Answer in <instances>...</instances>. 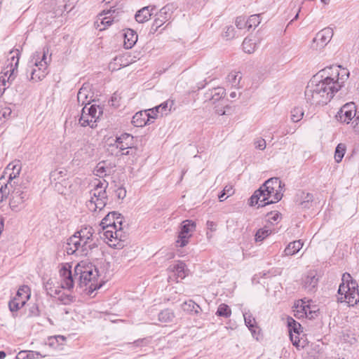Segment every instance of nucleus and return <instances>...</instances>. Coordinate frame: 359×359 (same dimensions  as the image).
Instances as JSON below:
<instances>
[{
    "instance_id": "f257e3e1",
    "label": "nucleus",
    "mask_w": 359,
    "mask_h": 359,
    "mask_svg": "<svg viewBox=\"0 0 359 359\" xmlns=\"http://www.w3.org/2000/svg\"><path fill=\"white\" fill-rule=\"evenodd\" d=\"M341 89L337 79L331 76H325L317 81L316 76L311 79L305 90V98L308 103L313 105H324L331 100L335 93Z\"/></svg>"
},
{
    "instance_id": "f03ea898",
    "label": "nucleus",
    "mask_w": 359,
    "mask_h": 359,
    "mask_svg": "<svg viewBox=\"0 0 359 359\" xmlns=\"http://www.w3.org/2000/svg\"><path fill=\"white\" fill-rule=\"evenodd\" d=\"M98 276V270L91 263L81 262L74 268V277L78 278L79 286H88L90 294L102 287L97 282Z\"/></svg>"
},
{
    "instance_id": "7ed1b4c3",
    "label": "nucleus",
    "mask_w": 359,
    "mask_h": 359,
    "mask_svg": "<svg viewBox=\"0 0 359 359\" xmlns=\"http://www.w3.org/2000/svg\"><path fill=\"white\" fill-rule=\"evenodd\" d=\"M341 280L337 291V302H346L353 306L359 302L358 283L349 273H344Z\"/></svg>"
},
{
    "instance_id": "20e7f679",
    "label": "nucleus",
    "mask_w": 359,
    "mask_h": 359,
    "mask_svg": "<svg viewBox=\"0 0 359 359\" xmlns=\"http://www.w3.org/2000/svg\"><path fill=\"white\" fill-rule=\"evenodd\" d=\"M282 197L283 194L280 190H270L269 189L259 187L250 198L249 204L254 206L259 201L261 203L259 204V207H264L266 205L278 202Z\"/></svg>"
},
{
    "instance_id": "39448f33",
    "label": "nucleus",
    "mask_w": 359,
    "mask_h": 359,
    "mask_svg": "<svg viewBox=\"0 0 359 359\" xmlns=\"http://www.w3.org/2000/svg\"><path fill=\"white\" fill-rule=\"evenodd\" d=\"M102 114L103 109L99 105L93 104L90 107L85 106L81 110L79 123L82 127L89 126L91 128H95Z\"/></svg>"
},
{
    "instance_id": "423d86ee",
    "label": "nucleus",
    "mask_w": 359,
    "mask_h": 359,
    "mask_svg": "<svg viewBox=\"0 0 359 359\" xmlns=\"http://www.w3.org/2000/svg\"><path fill=\"white\" fill-rule=\"evenodd\" d=\"M48 53V50L46 51L44 49L42 52L38 53V58L34 62L35 68L31 71L30 80L33 82H38L43 80L48 74L47 68L50 58L47 59L46 55Z\"/></svg>"
},
{
    "instance_id": "0eeeda50",
    "label": "nucleus",
    "mask_w": 359,
    "mask_h": 359,
    "mask_svg": "<svg viewBox=\"0 0 359 359\" xmlns=\"http://www.w3.org/2000/svg\"><path fill=\"white\" fill-rule=\"evenodd\" d=\"M19 53H16V56L13 55L11 56V62L7 65L6 69H4L0 75V97L4 94L6 89V83H10L14 76L15 70L18 65L19 62Z\"/></svg>"
},
{
    "instance_id": "6e6552de",
    "label": "nucleus",
    "mask_w": 359,
    "mask_h": 359,
    "mask_svg": "<svg viewBox=\"0 0 359 359\" xmlns=\"http://www.w3.org/2000/svg\"><path fill=\"white\" fill-rule=\"evenodd\" d=\"M196 227V224L194 221L191 219L183 221L176 241L177 245L181 248L186 246L189 243L193 232L195 231Z\"/></svg>"
},
{
    "instance_id": "1a4fd4ad",
    "label": "nucleus",
    "mask_w": 359,
    "mask_h": 359,
    "mask_svg": "<svg viewBox=\"0 0 359 359\" xmlns=\"http://www.w3.org/2000/svg\"><path fill=\"white\" fill-rule=\"evenodd\" d=\"M287 327L290 332V338L292 344L297 348H303L305 345V341H302L299 339V335L303 332V328L301 324L292 317H288Z\"/></svg>"
},
{
    "instance_id": "9d476101",
    "label": "nucleus",
    "mask_w": 359,
    "mask_h": 359,
    "mask_svg": "<svg viewBox=\"0 0 359 359\" xmlns=\"http://www.w3.org/2000/svg\"><path fill=\"white\" fill-rule=\"evenodd\" d=\"M59 273L61 278L60 285L63 289L70 290L74 287V281L76 280L78 281V278H75L74 274H72V266L69 263L62 264Z\"/></svg>"
},
{
    "instance_id": "9b49d317",
    "label": "nucleus",
    "mask_w": 359,
    "mask_h": 359,
    "mask_svg": "<svg viewBox=\"0 0 359 359\" xmlns=\"http://www.w3.org/2000/svg\"><path fill=\"white\" fill-rule=\"evenodd\" d=\"M122 229L118 228L114 225L111 229H106L104 231V238L107 240L109 246L115 248H121L123 246L121 242L124 240L122 238Z\"/></svg>"
},
{
    "instance_id": "f8f14e48",
    "label": "nucleus",
    "mask_w": 359,
    "mask_h": 359,
    "mask_svg": "<svg viewBox=\"0 0 359 359\" xmlns=\"http://www.w3.org/2000/svg\"><path fill=\"white\" fill-rule=\"evenodd\" d=\"M89 250H91L89 248L85 249L83 247V242L74 234L67 239L65 246V251L67 255H74L78 252L81 255H87Z\"/></svg>"
},
{
    "instance_id": "ddd939ff",
    "label": "nucleus",
    "mask_w": 359,
    "mask_h": 359,
    "mask_svg": "<svg viewBox=\"0 0 359 359\" xmlns=\"http://www.w3.org/2000/svg\"><path fill=\"white\" fill-rule=\"evenodd\" d=\"M135 142L134 137L129 133H123L116 137L114 143L109 144V147H114L117 151L115 152L116 156H119V153L125 151L132 146Z\"/></svg>"
},
{
    "instance_id": "4468645a",
    "label": "nucleus",
    "mask_w": 359,
    "mask_h": 359,
    "mask_svg": "<svg viewBox=\"0 0 359 359\" xmlns=\"http://www.w3.org/2000/svg\"><path fill=\"white\" fill-rule=\"evenodd\" d=\"M333 29L330 27H326L318 32L311 43L313 49H321L324 48L327 43L331 40L333 36Z\"/></svg>"
},
{
    "instance_id": "2eb2a0df",
    "label": "nucleus",
    "mask_w": 359,
    "mask_h": 359,
    "mask_svg": "<svg viewBox=\"0 0 359 359\" xmlns=\"http://www.w3.org/2000/svg\"><path fill=\"white\" fill-rule=\"evenodd\" d=\"M173 13V6L167 4L163 6L157 13L151 26V30L154 32L158 30L165 22L169 20Z\"/></svg>"
},
{
    "instance_id": "dca6fc26",
    "label": "nucleus",
    "mask_w": 359,
    "mask_h": 359,
    "mask_svg": "<svg viewBox=\"0 0 359 359\" xmlns=\"http://www.w3.org/2000/svg\"><path fill=\"white\" fill-rule=\"evenodd\" d=\"M94 230L92 226H84L81 229L76 231L74 235H77L78 238L81 239L83 242V247L89 248L90 250L97 247V245L93 241V236Z\"/></svg>"
},
{
    "instance_id": "f3484780",
    "label": "nucleus",
    "mask_w": 359,
    "mask_h": 359,
    "mask_svg": "<svg viewBox=\"0 0 359 359\" xmlns=\"http://www.w3.org/2000/svg\"><path fill=\"white\" fill-rule=\"evenodd\" d=\"M357 114L356 106L354 102L345 104L336 115V118L341 123H349Z\"/></svg>"
},
{
    "instance_id": "a211bd4d",
    "label": "nucleus",
    "mask_w": 359,
    "mask_h": 359,
    "mask_svg": "<svg viewBox=\"0 0 359 359\" xmlns=\"http://www.w3.org/2000/svg\"><path fill=\"white\" fill-rule=\"evenodd\" d=\"M22 170V163L20 161H15L9 163L5 170V173H8V184L11 188L14 187L17 184H19L18 182L15 180L19 177ZM21 184V182L20 183Z\"/></svg>"
},
{
    "instance_id": "6ab92c4d",
    "label": "nucleus",
    "mask_w": 359,
    "mask_h": 359,
    "mask_svg": "<svg viewBox=\"0 0 359 359\" xmlns=\"http://www.w3.org/2000/svg\"><path fill=\"white\" fill-rule=\"evenodd\" d=\"M22 204V184H17L11 191L9 205L12 210L18 212L21 210Z\"/></svg>"
},
{
    "instance_id": "aec40b11",
    "label": "nucleus",
    "mask_w": 359,
    "mask_h": 359,
    "mask_svg": "<svg viewBox=\"0 0 359 359\" xmlns=\"http://www.w3.org/2000/svg\"><path fill=\"white\" fill-rule=\"evenodd\" d=\"M340 67H330L324 69L322 72V77H323L325 75V76H331L332 78H334V80L336 81L337 79V81H339V84L342 86V83L344 82L346 79L348 77L349 73L346 69H341V72L339 71V68Z\"/></svg>"
},
{
    "instance_id": "412c9836",
    "label": "nucleus",
    "mask_w": 359,
    "mask_h": 359,
    "mask_svg": "<svg viewBox=\"0 0 359 359\" xmlns=\"http://www.w3.org/2000/svg\"><path fill=\"white\" fill-rule=\"evenodd\" d=\"M108 186V183L104 180L103 182L98 181L95 184L94 188L89 192L90 198L88 201L95 200L97 198L105 199L107 197L106 189Z\"/></svg>"
},
{
    "instance_id": "4be33fe9",
    "label": "nucleus",
    "mask_w": 359,
    "mask_h": 359,
    "mask_svg": "<svg viewBox=\"0 0 359 359\" xmlns=\"http://www.w3.org/2000/svg\"><path fill=\"white\" fill-rule=\"evenodd\" d=\"M313 198L312 194L299 191L296 195L295 202L301 208L309 209L312 206Z\"/></svg>"
},
{
    "instance_id": "5701e85b",
    "label": "nucleus",
    "mask_w": 359,
    "mask_h": 359,
    "mask_svg": "<svg viewBox=\"0 0 359 359\" xmlns=\"http://www.w3.org/2000/svg\"><path fill=\"white\" fill-rule=\"evenodd\" d=\"M225 89L222 87H217L209 90L205 93V101H210L212 104L220 100L225 95Z\"/></svg>"
},
{
    "instance_id": "b1692460",
    "label": "nucleus",
    "mask_w": 359,
    "mask_h": 359,
    "mask_svg": "<svg viewBox=\"0 0 359 359\" xmlns=\"http://www.w3.org/2000/svg\"><path fill=\"white\" fill-rule=\"evenodd\" d=\"M116 10H111L109 9L106 12V14H109V16L103 18L101 20L100 24L103 26L101 27L100 25L96 22H95V27L97 29H99L100 31L104 30L107 29L108 27H109L114 21H118V20H116V16L114 15V13L116 12Z\"/></svg>"
},
{
    "instance_id": "393cba45",
    "label": "nucleus",
    "mask_w": 359,
    "mask_h": 359,
    "mask_svg": "<svg viewBox=\"0 0 359 359\" xmlns=\"http://www.w3.org/2000/svg\"><path fill=\"white\" fill-rule=\"evenodd\" d=\"M124 47L126 49L131 48L137 41V33L131 29H127L124 33Z\"/></svg>"
},
{
    "instance_id": "a878e982",
    "label": "nucleus",
    "mask_w": 359,
    "mask_h": 359,
    "mask_svg": "<svg viewBox=\"0 0 359 359\" xmlns=\"http://www.w3.org/2000/svg\"><path fill=\"white\" fill-rule=\"evenodd\" d=\"M149 115L146 111L137 112L133 117L132 123L137 127L144 126L149 121Z\"/></svg>"
},
{
    "instance_id": "bb28decb",
    "label": "nucleus",
    "mask_w": 359,
    "mask_h": 359,
    "mask_svg": "<svg viewBox=\"0 0 359 359\" xmlns=\"http://www.w3.org/2000/svg\"><path fill=\"white\" fill-rule=\"evenodd\" d=\"M154 8L150 9V6H145L139 10L135 16L136 21L139 23H144L148 21L152 15L151 11Z\"/></svg>"
},
{
    "instance_id": "cd10ccee",
    "label": "nucleus",
    "mask_w": 359,
    "mask_h": 359,
    "mask_svg": "<svg viewBox=\"0 0 359 359\" xmlns=\"http://www.w3.org/2000/svg\"><path fill=\"white\" fill-rule=\"evenodd\" d=\"M303 245L304 243L301 240L290 242L284 250L285 255L292 256L297 253L302 249Z\"/></svg>"
},
{
    "instance_id": "c85d7f7f",
    "label": "nucleus",
    "mask_w": 359,
    "mask_h": 359,
    "mask_svg": "<svg viewBox=\"0 0 359 359\" xmlns=\"http://www.w3.org/2000/svg\"><path fill=\"white\" fill-rule=\"evenodd\" d=\"M318 278H316V275L311 272L303 280V286L305 289L309 292H313L314 288L317 286Z\"/></svg>"
},
{
    "instance_id": "c756f323",
    "label": "nucleus",
    "mask_w": 359,
    "mask_h": 359,
    "mask_svg": "<svg viewBox=\"0 0 359 359\" xmlns=\"http://www.w3.org/2000/svg\"><path fill=\"white\" fill-rule=\"evenodd\" d=\"M108 197L107 198H97L93 201H88L86 202V206L89 210L95 212L97 209L100 210H102L107 205Z\"/></svg>"
},
{
    "instance_id": "7c9ffc66",
    "label": "nucleus",
    "mask_w": 359,
    "mask_h": 359,
    "mask_svg": "<svg viewBox=\"0 0 359 359\" xmlns=\"http://www.w3.org/2000/svg\"><path fill=\"white\" fill-rule=\"evenodd\" d=\"M130 61H128L126 58V55H118L114 59V62H110L109 69L112 71L120 69L121 67H126L130 64Z\"/></svg>"
},
{
    "instance_id": "2f4dec72",
    "label": "nucleus",
    "mask_w": 359,
    "mask_h": 359,
    "mask_svg": "<svg viewBox=\"0 0 359 359\" xmlns=\"http://www.w3.org/2000/svg\"><path fill=\"white\" fill-rule=\"evenodd\" d=\"M281 181L278 177H271L266 180L260 187L270 190H282Z\"/></svg>"
},
{
    "instance_id": "473e14b6",
    "label": "nucleus",
    "mask_w": 359,
    "mask_h": 359,
    "mask_svg": "<svg viewBox=\"0 0 359 359\" xmlns=\"http://www.w3.org/2000/svg\"><path fill=\"white\" fill-rule=\"evenodd\" d=\"M89 90L87 88L82 86L77 94V100L79 103H81L82 105L85 104L86 107L87 104H89L90 103L91 100L88 99L89 95Z\"/></svg>"
},
{
    "instance_id": "72a5a7b5",
    "label": "nucleus",
    "mask_w": 359,
    "mask_h": 359,
    "mask_svg": "<svg viewBox=\"0 0 359 359\" xmlns=\"http://www.w3.org/2000/svg\"><path fill=\"white\" fill-rule=\"evenodd\" d=\"M172 271L175 273L177 278L184 279L187 275L186 264L182 262H179L177 264L174 265Z\"/></svg>"
},
{
    "instance_id": "f704fd0d",
    "label": "nucleus",
    "mask_w": 359,
    "mask_h": 359,
    "mask_svg": "<svg viewBox=\"0 0 359 359\" xmlns=\"http://www.w3.org/2000/svg\"><path fill=\"white\" fill-rule=\"evenodd\" d=\"M174 105V101L173 100H167L158 106H156L153 108L154 111H159L161 112V116L165 115H167L170 111Z\"/></svg>"
},
{
    "instance_id": "c9c22d12",
    "label": "nucleus",
    "mask_w": 359,
    "mask_h": 359,
    "mask_svg": "<svg viewBox=\"0 0 359 359\" xmlns=\"http://www.w3.org/2000/svg\"><path fill=\"white\" fill-rule=\"evenodd\" d=\"M24 310L28 317L38 316L40 313L38 304L36 303L26 304L24 301Z\"/></svg>"
},
{
    "instance_id": "e433bc0d",
    "label": "nucleus",
    "mask_w": 359,
    "mask_h": 359,
    "mask_svg": "<svg viewBox=\"0 0 359 359\" xmlns=\"http://www.w3.org/2000/svg\"><path fill=\"white\" fill-rule=\"evenodd\" d=\"M175 314L173 311L169 309L161 311L158 314V320L163 323H170L173 320Z\"/></svg>"
},
{
    "instance_id": "4c0bfd02",
    "label": "nucleus",
    "mask_w": 359,
    "mask_h": 359,
    "mask_svg": "<svg viewBox=\"0 0 359 359\" xmlns=\"http://www.w3.org/2000/svg\"><path fill=\"white\" fill-rule=\"evenodd\" d=\"M44 287L47 294L53 297H57V295H59L62 292L60 289L62 288L61 286H55L49 281L45 284Z\"/></svg>"
},
{
    "instance_id": "58836bf2",
    "label": "nucleus",
    "mask_w": 359,
    "mask_h": 359,
    "mask_svg": "<svg viewBox=\"0 0 359 359\" xmlns=\"http://www.w3.org/2000/svg\"><path fill=\"white\" fill-rule=\"evenodd\" d=\"M4 177L0 178V194L2 195V198L4 200L6 199L9 196H11V191L13 188H11L8 184V181L7 183L3 182Z\"/></svg>"
},
{
    "instance_id": "ea45409f",
    "label": "nucleus",
    "mask_w": 359,
    "mask_h": 359,
    "mask_svg": "<svg viewBox=\"0 0 359 359\" xmlns=\"http://www.w3.org/2000/svg\"><path fill=\"white\" fill-rule=\"evenodd\" d=\"M346 151V146L344 143H339L335 148L334 160L337 163H340L344 156Z\"/></svg>"
},
{
    "instance_id": "a19ab883",
    "label": "nucleus",
    "mask_w": 359,
    "mask_h": 359,
    "mask_svg": "<svg viewBox=\"0 0 359 359\" xmlns=\"http://www.w3.org/2000/svg\"><path fill=\"white\" fill-rule=\"evenodd\" d=\"M244 52L251 54L254 53L256 48V43L252 39L245 38L242 43Z\"/></svg>"
},
{
    "instance_id": "79ce46f5",
    "label": "nucleus",
    "mask_w": 359,
    "mask_h": 359,
    "mask_svg": "<svg viewBox=\"0 0 359 359\" xmlns=\"http://www.w3.org/2000/svg\"><path fill=\"white\" fill-rule=\"evenodd\" d=\"M114 215H116L115 211L109 212L101 221L100 225L104 231L114 226V225H112V222L114 219L113 218H115Z\"/></svg>"
},
{
    "instance_id": "37998d69",
    "label": "nucleus",
    "mask_w": 359,
    "mask_h": 359,
    "mask_svg": "<svg viewBox=\"0 0 359 359\" xmlns=\"http://www.w3.org/2000/svg\"><path fill=\"white\" fill-rule=\"evenodd\" d=\"M216 315L225 318H229L231 315L230 307L226 304H221L216 311Z\"/></svg>"
},
{
    "instance_id": "c03bdc74",
    "label": "nucleus",
    "mask_w": 359,
    "mask_h": 359,
    "mask_svg": "<svg viewBox=\"0 0 359 359\" xmlns=\"http://www.w3.org/2000/svg\"><path fill=\"white\" fill-rule=\"evenodd\" d=\"M245 323L252 332H255L254 328L257 327V323L251 313H245L243 314Z\"/></svg>"
},
{
    "instance_id": "a18cd8bd",
    "label": "nucleus",
    "mask_w": 359,
    "mask_h": 359,
    "mask_svg": "<svg viewBox=\"0 0 359 359\" xmlns=\"http://www.w3.org/2000/svg\"><path fill=\"white\" fill-rule=\"evenodd\" d=\"M304 110L302 107H294L291 111V120L296 123L302 119L304 116Z\"/></svg>"
},
{
    "instance_id": "49530a36",
    "label": "nucleus",
    "mask_w": 359,
    "mask_h": 359,
    "mask_svg": "<svg viewBox=\"0 0 359 359\" xmlns=\"http://www.w3.org/2000/svg\"><path fill=\"white\" fill-rule=\"evenodd\" d=\"M271 230L268 229L266 227L259 229L255 234V241H262L265 238L271 233Z\"/></svg>"
},
{
    "instance_id": "de8ad7c7",
    "label": "nucleus",
    "mask_w": 359,
    "mask_h": 359,
    "mask_svg": "<svg viewBox=\"0 0 359 359\" xmlns=\"http://www.w3.org/2000/svg\"><path fill=\"white\" fill-rule=\"evenodd\" d=\"M66 175L65 170H55L50 172V180L51 183L53 182H59L61 181L62 179H65V176Z\"/></svg>"
},
{
    "instance_id": "09e8293b",
    "label": "nucleus",
    "mask_w": 359,
    "mask_h": 359,
    "mask_svg": "<svg viewBox=\"0 0 359 359\" xmlns=\"http://www.w3.org/2000/svg\"><path fill=\"white\" fill-rule=\"evenodd\" d=\"M261 22L260 14L252 15L248 19V29L252 27H256Z\"/></svg>"
},
{
    "instance_id": "8fccbe9b",
    "label": "nucleus",
    "mask_w": 359,
    "mask_h": 359,
    "mask_svg": "<svg viewBox=\"0 0 359 359\" xmlns=\"http://www.w3.org/2000/svg\"><path fill=\"white\" fill-rule=\"evenodd\" d=\"M57 299L65 305L70 304L74 301V297L70 294H65L61 292L59 295H57Z\"/></svg>"
},
{
    "instance_id": "3c124183",
    "label": "nucleus",
    "mask_w": 359,
    "mask_h": 359,
    "mask_svg": "<svg viewBox=\"0 0 359 359\" xmlns=\"http://www.w3.org/2000/svg\"><path fill=\"white\" fill-rule=\"evenodd\" d=\"M135 143H134L132 146L128 147V149H126L125 151L119 153V156H123V155L131 156L133 158H136L138 156L137 155L138 149L135 146Z\"/></svg>"
},
{
    "instance_id": "603ef678",
    "label": "nucleus",
    "mask_w": 359,
    "mask_h": 359,
    "mask_svg": "<svg viewBox=\"0 0 359 359\" xmlns=\"http://www.w3.org/2000/svg\"><path fill=\"white\" fill-rule=\"evenodd\" d=\"M67 182L66 179H62L61 181L55 182V189L60 194H63L66 189Z\"/></svg>"
},
{
    "instance_id": "864d4df0",
    "label": "nucleus",
    "mask_w": 359,
    "mask_h": 359,
    "mask_svg": "<svg viewBox=\"0 0 359 359\" xmlns=\"http://www.w3.org/2000/svg\"><path fill=\"white\" fill-rule=\"evenodd\" d=\"M59 339L65 341V338L63 336H52L48 338V344L51 347H56L59 345Z\"/></svg>"
},
{
    "instance_id": "5fc2aeb1",
    "label": "nucleus",
    "mask_w": 359,
    "mask_h": 359,
    "mask_svg": "<svg viewBox=\"0 0 359 359\" xmlns=\"http://www.w3.org/2000/svg\"><path fill=\"white\" fill-rule=\"evenodd\" d=\"M235 25L239 29L248 28V20H246L243 16H238L235 20Z\"/></svg>"
},
{
    "instance_id": "6e6d98bb",
    "label": "nucleus",
    "mask_w": 359,
    "mask_h": 359,
    "mask_svg": "<svg viewBox=\"0 0 359 359\" xmlns=\"http://www.w3.org/2000/svg\"><path fill=\"white\" fill-rule=\"evenodd\" d=\"M181 307L183 311L189 313H193L194 309V302L191 299L186 301L181 305Z\"/></svg>"
},
{
    "instance_id": "4d7b16f0",
    "label": "nucleus",
    "mask_w": 359,
    "mask_h": 359,
    "mask_svg": "<svg viewBox=\"0 0 359 359\" xmlns=\"http://www.w3.org/2000/svg\"><path fill=\"white\" fill-rule=\"evenodd\" d=\"M238 76V73L231 72L227 76V79L232 86H236L239 83L240 79H241V76H239L238 79L237 78Z\"/></svg>"
},
{
    "instance_id": "13d9d810",
    "label": "nucleus",
    "mask_w": 359,
    "mask_h": 359,
    "mask_svg": "<svg viewBox=\"0 0 359 359\" xmlns=\"http://www.w3.org/2000/svg\"><path fill=\"white\" fill-rule=\"evenodd\" d=\"M236 31L234 27L232 25L227 26L226 27V31L224 32L223 36L227 40L232 39L235 37Z\"/></svg>"
},
{
    "instance_id": "bf43d9fd",
    "label": "nucleus",
    "mask_w": 359,
    "mask_h": 359,
    "mask_svg": "<svg viewBox=\"0 0 359 359\" xmlns=\"http://www.w3.org/2000/svg\"><path fill=\"white\" fill-rule=\"evenodd\" d=\"M8 307L10 311L13 313L14 316V313L17 312L20 309V304L17 302L16 297H14L13 299L10 300L8 302Z\"/></svg>"
},
{
    "instance_id": "052dcab7",
    "label": "nucleus",
    "mask_w": 359,
    "mask_h": 359,
    "mask_svg": "<svg viewBox=\"0 0 359 359\" xmlns=\"http://www.w3.org/2000/svg\"><path fill=\"white\" fill-rule=\"evenodd\" d=\"M115 218H113L112 225L118 226V228L122 229V223L123 217L120 214L116 212V215H114Z\"/></svg>"
},
{
    "instance_id": "680f3d73",
    "label": "nucleus",
    "mask_w": 359,
    "mask_h": 359,
    "mask_svg": "<svg viewBox=\"0 0 359 359\" xmlns=\"http://www.w3.org/2000/svg\"><path fill=\"white\" fill-rule=\"evenodd\" d=\"M149 341H150V339L149 338L139 339L137 340H135L133 343V345L135 346H137V347L145 346L149 343Z\"/></svg>"
},
{
    "instance_id": "e2e57ef3",
    "label": "nucleus",
    "mask_w": 359,
    "mask_h": 359,
    "mask_svg": "<svg viewBox=\"0 0 359 359\" xmlns=\"http://www.w3.org/2000/svg\"><path fill=\"white\" fill-rule=\"evenodd\" d=\"M116 196L118 199H123L126 196V190L123 187H119L115 190Z\"/></svg>"
},
{
    "instance_id": "0e129e2a",
    "label": "nucleus",
    "mask_w": 359,
    "mask_h": 359,
    "mask_svg": "<svg viewBox=\"0 0 359 359\" xmlns=\"http://www.w3.org/2000/svg\"><path fill=\"white\" fill-rule=\"evenodd\" d=\"M255 148L259 150H264L266 148V144L264 139L259 138L255 142Z\"/></svg>"
},
{
    "instance_id": "69168bd1",
    "label": "nucleus",
    "mask_w": 359,
    "mask_h": 359,
    "mask_svg": "<svg viewBox=\"0 0 359 359\" xmlns=\"http://www.w3.org/2000/svg\"><path fill=\"white\" fill-rule=\"evenodd\" d=\"M24 353H27L26 356L24 357V359H35V358H38L39 356H41V355L39 352H36V351H24Z\"/></svg>"
},
{
    "instance_id": "338daca9",
    "label": "nucleus",
    "mask_w": 359,
    "mask_h": 359,
    "mask_svg": "<svg viewBox=\"0 0 359 359\" xmlns=\"http://www.w3.org/2000/svg\"><path fill=\"white\" fill-rule=\"evenodd\" d=\"M269 219L273 222H277L281 217V214L279 212H271L267 214Z\"/></svg>"
},
{
    "instance_id": "774afa93",
    "label": "nucleus",
    "mask_w": 359,
    "mask_h": 359,
    "mask_svg": "<svg viewBox=\"0 0 359 359\" xmlns=\"http://www.w3.org/2000/svg\"><path fill=\"white\" fill-rule=\"evenodd\" d=\"M353 128L356 133H359V111H357L355 119L352 121Z\"/></svg>"
}]
</instances>
